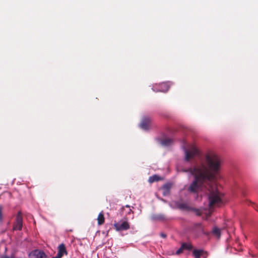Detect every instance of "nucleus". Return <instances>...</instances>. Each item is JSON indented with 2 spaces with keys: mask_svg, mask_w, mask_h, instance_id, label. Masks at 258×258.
Wrapping results in <instances>:
<instances>
[{
  "mask_svg": "<svg viewBox=\"0 0 258 258\" xmlns=\"http://www.w3.org/2000/svg\"><path fill=\"white\" fill-rule=\"evenodd\" d=\"M222 164L221 158L214 152H208L200 157L192 167L183 169L184 172H189L194 179L188 188L192 193H198L207 189L209 207L212 209L222 204V195L212 182L219 173Z\"/></svg>",
  "mask_w": 258,
  "mask_h": 258,
  "instance_id": "nucleus-1",
  "label": "nucleus"
},
{
  "mask_svg": "<svg viewBox=\"0 0 258 258\" xmlns=\"http://www.w3.org/2000/svg\"><path fill=\"white\" fill-rule=\"evenodd\" d=\"M124 220H121L119 222L115 221L113 223L114 229L117 231H125L130 228V224L127 220V218H124Z\"/></svg>",
  "mask_w": 258,
  "mask_h": 258,
  "instance_id": "nucleus-2",
  "label": "nucleus"
},
{
  "mask_svg": "<svg viewBox=\"0 0 258 258\" xmlns=\"http://www.w3.org/2000/svg\"><path fill=\"white\" fill-rule=\"evenodd\" d=\"M199 154V150L195 146H191L189 149H185V160L189 161L195 156L198 155Z\"/></svg>",
  "mask_w": 258,
  "mask_h": 258,
  "instance_id": "nucleus-3",
  "label": "nucleus"
},
{
  "mask_svg": "<svg viewBox=\"0 0 258 258\" xmlns=\"http://www.w3.org/2000/svg\"><path fill=\"white\" fill-rule=\"evenodd\" d=\"M23 226V217L21 211L17 213L16 221L13 225V230H21Z\"/></svg>",
  "mask_w": 258,
  "mask_h": 258,
  "instance_id": "nucleus-4",
  "label": "nucleus"
},
{
  "mask_svg": "<svg viewBox=\"0 0 258 258\" xmlns=\"http://www.w3.org/2000/svg\"><path fill=\"white\" fill-rule=\"evenodd\" d=\"M195 258H206L207 253L202 249H195L192 251Z\"/></svg>",
  "mask_w": 258,
  "mask_h": 258,
  "instance_id": "nucleus-5",
  "label": "nucleus"
},
{
  "mask_svg": "<svg viewBox=\"0 0 258 258\" xmlns=\"http://www.w3.org/2000/svg\"><path fill=\"white\" fill-rule=\"evenodd\" d=\"M177 207L181 210L189 211L191 208L188 206L187 203L182 201H178L176 203Z\"/></svg>",
  "mask_w": 258,
  "mask_h": 258,
  "instance_id": "nucleus-6",
  "label": "nucleus"
},
{
  "mask_svg": "<svg viewBox=\"0 0 258 258\" xmlns=\"http://www.w3.org/2000/svg\"><path fill=\"white\" fill-rule=\"evenodd\" d=\"M151 121V120L150 118L148 117H144L140 124L141 128H142L144 130L148 129Z\"/></svg>",
  "mask_w": 258,
  "mask_h": 258,
  "instance_id": "nucleus-7",
  "label": "nucleus"
},
{
  "mask_svg": "<svg viewBox=\"0 0 258 258\" xmlns=\"http://www.w3.org/2000/svg\"><path fill=\"white\" fill-rule=\"evenodd\" d=\"M58 250L57 253L58 256H60L61 258L64 254H67V251L66 249L65 245L63 243L60 244L58 246Z\"/></svg>",
  "mask_w": 258,
  "mask_h": 258,
  "instance_id": "nucleus-8",
  "label": "nucleus"
},
{
  "mask_svg": "<svg viewBox=\"0 0 258 258\" xmlns=\"http://www.w3.org/2000/svg\"><path fill=\"white\" fill-rule=\"evenodd\" d=\"M169 89L168 84L166 83H162L159 85V88L157 89V91L166 92L168 91Z\"/></svg>",
  "mask_w": 258,
  "mask_h": 258,
  "instance_id": "nucleus-9",
  "label": "nucleus"
},
{
  "mask_svg": "<svg viewBox=\"0 0 258 258\" xmlns=\"http://www.w3.org/2000/svg\"><path fill=\"white\" fill-rule=\"evenodd\" d=\"M34 254L36 258H47V255L41 250H36L34 251Z\"/></svg>",
  "mask_w": 258,
  "mask_h": 258,
  "instance_id": "nucleus-10",
  "label": "nucleus"
},
{
  "mask_svg": "<svg viewBox=\"0 0 258 258\" xmlns=\"http://www.w3.org/2000/svg\"><path fill=\"white\" fill-rule=\"evenodd\" d=\"M211 233L218 238H219L221 236V229L217 227H214Z\"/></svg>",
  "mask_w": 258,
  "mask_h": 258,
  "instance_id": "nucleus-11",
  "label": "nucleus"
},
{
  "mask_svg": "<svg viewBox=\"0 0 258 258\" xmlns=\"http://www.w3.org/2000/svg\"><path fill=\"white\" fill-rule=\"evenodd\" d=\"M105 221V218L103 212H101L99 214L97 218L98 224L99 225H102Z\"/></svg>",
  "mask_w": 258,
  "mask_h": 258,
  "instance_id": "nucleus-12",
  "label": "nucleus"
},
{
  "mask_svg": "<svg viewBox=\"0 0 258 258\" xmlns=\"http://www.w3.org/2000/svg\"><path fill=\"white\" fill-rule=\"evenodd\" d=\"M173 142V140L169 138H165L161 141V144L166 146L170 145Z\"/></svg>",
  "mask_w": 258,
  "mask_h": 258,
  "instance_id": "nucleus-13",
  "label": "nucleus"
},
{
  "mask_svg": "<svg viewBox=\"0 0 258 258\" xmlns=\"http://www.w3.org/2000/svg\"><path fill=\"white\" fill-rule=\"evenodd\" d=\"M161 179V178L158 176L157 175H154L152 176H150L149 178V181L151 183L154 182L155 181H158Z\"/></svg>",
  "mask_w": 258,
  "mask_h": 258,
  "instance_id": "nucleus-14",
  "label": "nucleus"
},
{
  "mask_svg": "<svg viewBox=\"0 0 258 258\" xmlns=\"http://www.w3.org/2000/svg\"><path fill=\"white\" fill-rule=\"evenodd\" d=\"M182 248L184 249H187L188 250H191L192 248V245L190 243H183L181 244Z\"/></svg>",
  "mask_w": 258,
  "mask_h": 258,
  "instance_id": "nucleus-15",
  "label": "nucleus"
},
{
  "mask_svg": "<svg viewBox=\"0 0 258 258\" xmlns=\"http://www.w3.org/2000/svg\"><path fill=\"white\" fill-rule=\"evenodd\" d=\"M183 250V248H182V246L181 245V247L176 251V254H180L181 253H182Z\"/></svg>",
  "mask_w": 258,
  "mask_h": 258,
  "instance_id": "nucleus-16",
  "label": "nucleus"
},
{
  "mask_svg": "<svg viewBox=\"0 0 258 258\" xmlns=\"http://www.w3.org/2000/svg\"><path fill=\"white\" fill-rule=\"evenodd\" d=\"M2 210V206L0 205V222H2L3 221Z\"/></svg>",
  "mask_w": 258,
  "mask_h": 258,
  "instance_id": "nucleus-17",
  "label": "nucleus"
},
{
  "mask_svg": "<svg viewBox=\"0 0 258 258\" xmlns=\"http://www.w3.org/2000/svg\"><path fill=\"white\" fill-rule=\"evenodd\" d=\"M252 206L253 207V208L255 209V210L258 211V205L251 203Z\"/></svg>",
  "mask_w": 258,
  "mask_h": 258,
  "instance_id": "nucleus-18",
  "label": "nucleus"
},
{
  "mask_svg": "<svg viewBox=\"0 0 258 258\" xmlns=\"http://www.w3.org/2000/svg\"><path fill=\"white\" fill-rule=\"evenodd\" d=\"M156 218L158 220H162L164 219V216L163 215H160L157 216Z\"/></svg>",
  "mask_w": 258,
  "mask_h": 258,
  "instance_id": "nucleus-19",
  "label": "nucleus"
},
{
  "mask_svg": "<svg viewBox=\"0 0 258 258\" xmlns=\"http://www.w3.org/2000/svg\"><path fill=\"white\" fill-rule=\"evenodd\" d=\"M164 189H166L167 191H169V186L168 185H164L163 187Z\"/></svg>",
  "mask_w": 258,
  "mask_h": 258,
  "instance_id": "nucleus-20",
  "label": "nucleus"
},
{
  "mask_svg": "<svg viewBox=\"0 0 258 258\" xmlns=\"http://www.w3.org/2000/svg\"><path fill=\"white\" fill-rule=\"evenodd\" d=\"M160 236L163 238H165L166 237V234L164 233H160Z\"/></svg>",
  "mask_w": 258,
  "mask_h": 258,
  "instance_id": "nucleus-21",
  "label": "nucleus"
},
{
  "mask_svg": "<svg viewBox=\"0 0 258 258\" xmlns=\"http://www.w3.org/2000/svg\"><path fill=\"white\" fill-rule=\"evenodd\" d=\"M131 213H133V211L131 209H128V211H127V214H130Z\"/></svg>",
  "mask_w": 258,
  "mask_h": 258,
  "instance_id": "nucleus-22",
  "label": "nucleus"
},
{
  "mask_svg": "<svg viewBox=\"0 0 258 258\" xmlns=\"http://www.w3.org/2000/svg\"><path fill=\"white\" fill-rule=\"evenodd\" d=\"M125 209V207H122L121 208V212H123V211Z\"/></svg>",
  "mask_w": 258,
  "mask_h": 258,
  "instance_id": "nucleus-23",
  "label": "nucleus"
},
{
  "mask_svg": "<svg viewBox=\"0 0 258 258\" xmlns=\"http://www.w3.org/2000/svg\"><path fill=\"white\" fill-rule=\"evenodd\" d=\"M52 258H61V257L60 256H58V255L56 254V255L55 256L53 257Z\"/></svg>",
  "mask_w": 258,
  "mask_h": 258,
  "instance_id": "nucleus-24",
  "label": "nucleus"
},
{
  "mask_svg": "<svg viewBox=\"0 0 258 258\" xmlns=\"http://www.w3.org/2000/svg\"><path fill=\"white\" fill-rule=\"evenodd\" d=\"M125 207H126V208H128L129 209H130V206L129 205H126V206H125Z\"/></svg>",
  "mask_w": 258,
  "mask_h": 258,
  "instance_id": "nucleus-25",
  "label": "nucleus"
}]
</instances>
